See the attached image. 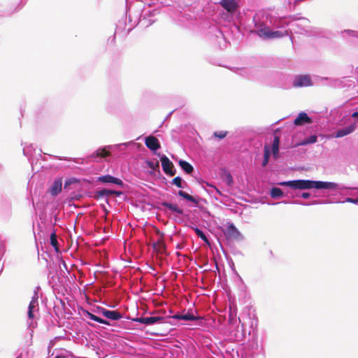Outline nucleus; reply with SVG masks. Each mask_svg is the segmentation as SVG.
Instances as JSON below:
<instances>
[{
  "label": "nucleus",
  "mask_w": 358,
  "mask_h": 358,
  "mask_svg": "<svg viewBox=\"0 0 358 358\" xmlns=\"http://www.w3.org/2000/svg\"><path fill=\"white\" fill-rule=\"evenodd\" d=\"M171 318L177 320H182V314L177 313L171 316Z\"/></svg>",
  "instance_id": "49"
},
{
  "label": "nucleus",
  "mask_w": 358,
  "mask_h": 358,
  "mask_svg": "<svg viewBox=\"0 0 358 358\" xmlns=\"http://www.w3.org/2000/svg\"><path fill=\"white\" fill-rule=\"evenodd\" d=\"M195 227H198L195 224L192 223L189 225V228L194 231Z\"/></svg>",
  "instance_id": "54"
},
{
  "label": "nucleus",
  "mask_w": 358,
  "mask_h": 358,
  "mask_svg": "<svg viewBox=\"0 0 358 358\" xmlns=\"http://www.w3.org/2000/svg\"><path fill=\"white\" fill-rule=\"evenodd\" d=\"M198 320L197 317L195 316L192 312L188 310L186 313L182 314V320L186 322H194Z\"/></svg>",
  "instance_id": "40"
},
{
  "label": "nucleus",
  "mask_w": 358,
  "mask_h": 358,
  "mask_svg": "<svg viewBox=\"0 0 358 358\" xmlns=\"http://www.w3.org/2000/svg\"><path fill=\"white\" fill-rule=\"evenodd\" d=\"M278 185L288 189L291 193L289 196L292 198L300 196L301 192H296V190H305L315 189L322 192L336 194L337 193L344 192L348 194H353L354 192L358 194V187L346 186L341 183H337L331 181L315 180L310 179H296L278 182ZM343 202L352 203L358 205V198L347 197Z\"/></svg>",
  "instance_id": "2"
},
{
  "label": "nucleus",
  "mask_w": 358,
  "mask_h": 358,
  "mask_svg": "<svg viewBox=\"0 0 358 358\" xmlns=\"http://www.w3.org/2000/svg\"><path fill=\"white\" fill-rule=\"evenodd\" d=\"M350 122H352V120L350 110L345 111L344 113L337 111L332 119V123L341 127V128L349 125Z\"/></svg>",
  "instance_id": "11"
},
{
  "label": "nucleus",
  "mask_w": 358,
  "mask_h": 358,
  "mask_svg": "<svg viewBox=\"0 0 358 358\" xmlns=\"http://www.w3.org/2000/svg\"><path fill=\"white\" fill-rule=\"evenodd\" d=\"M141 3L142 1H136L133 5L140 10V13L137 11L135 15L129 13L128 23L124 20H119L116 29L126 30L129 33L138 24L142 27H148L156 21L154 17L159 14L160 9L164 7L172 8L177 14L178 20L182 22L185 20H192L193 17L192 15L187 13V10H189V5L182 0H147L143 8Z\"/></svg>",
  "instance_id": "1"
},
{
  "label": "nucleus",
  "mask_w": 358,
  "mask_h": 358,
  "mask_svg": "<svg viewBox=\"0 0 358 358\" xmlns=\"http://www.w3.org/2000/svg\"><path fill=\"white\" fill-rule=\"evenodd\" d=\"M220 3L228 11L235 12L238 8L236 0H221Z\"/></svg>",
  "instance_id": "28"
},
{
  "label": "nucleus",
  "mask_w": 358,
  "mask_h": 358,
  "mask_svg": "<svg viewBox=\"0 0 358 358\" xmlns=\"http://www.w3.org/2000/svg\"><path fill=\"white\" fill-rule=\"evenodd\" d=\"M351 114L352 122L345 127L338 129L335 131L336 138H342L353 133L357 127L358 123V106L352 110H349Z\"/></svg>",
  "instance_id": "9"
},
{
  "label": "nucleus",
  "mask_w": 358,
  "mask_h": 358,
  "mask_svg": "<svg viewBox=\"0 0 358 358\" xmlns=\"http://www.w3.org/2000/svg\"><path fill=\"white\" fill-rule=\"evenodd\" d=\"M210 29V33H213L215 37L216 43L220 49H224L227 47L229 44V41L227 40L222 29H220L217 26H213Z\"/></svg>",
  "instance_id": "14"
},
{
  "label": "nucleus",
  "mask_w": 358,
  "mask_h": 358,
  "mask_svg": "<svg viewBox=\"0 0 358 358\" xmlns=\"http://www.w3.org/2000/svg\"><path fill=\"white\" fill-rule=\"evenodd\" d=\"M227 135V131H216L213 133V136L218 138L219 140H222Z\"/></svg>",
  "instance_id": "43"
},
{
  "label": "nucleus",
  "mask_w": 358,
  "mask_h": 358,
  "mask_svg": "<svg viewBox=\"0 0 358 358\" xmlns=\"http://www.w3.org/2000/svg\"><path fill=\"white\" fill-rule=\"evenodd\" d=\"M59 261H60V264H62L63 266V267L68 271V266H67V264L65 262V261L62 259H60Z\"/></svg>",
  "instance_id": "52"
},
{
  "label": "nucleus",
  "mask_w": 358,
  "mask_h": 358,
  "mask_svg": "<svg viewBox=\"0 0 358 358\" xmlns=\"http://www.w3.org/2000/svg\"><path fill=\"white\" fill-rule=\"evenodd\" d=\"M312 122V117L308 116V115L304 111L300 112L296 117L293 120V124L295 126H301L306 124H310Z\"/></svg>",
  "instance_id": "20"
},
{
  "label": "nucleus",
  "mask_w": 358,
  "mask_h": 358,
  "mask_svg": "<svg viewBox=\"0 0 358 358\" xmlns=\"http://www.w3.org/2000/svg\"><path fill=\"white\" fill-rule=\"evenodd\" d=\"M56 308H57L56 306H54V308H53L54 311H55V314L57 315V310H56Z\"/></svg>",
  "instance_id": "62"
},
{
  "label": "nucleus",
  "mask_w": 358,
  "mask_h": 358,
  "mask_svg": "<svg viewBox=\"0 0 358 358\" xmlns=\"http://www.w3.org/2000/svg\"><path fill=\"white\" fill-rule=\"evenodd\" d=\"M253 322V327L257 330V320L250 321L248 329L245 323L241 324L240 319H236L229 316V324L227 327V332L229 339L235 342H246L248 343V332L250 325Z\"/></svg>",
  "instance_id": "3"
},
{
  "label": "nucleus",
  "mask_w": 358,
  "mask_h": 358,
  "mask_svg": "<svg viewBox=\"0 0 358 358\" xmlns=\"http://www.w3.org/2000/svg\"><path fill=\"white\" fill-rule=\"evenodd\" d=\"M271 146L268 144H265L264 147V155H263V165H266L269 160V157L273 154L271 151Z\"/></svg>",
  "instance_id": "37"
},
{
  "label": "nucleus",
  "mask_w": 358,
  "mask_h": 358,
  "mask_svg": "<svg viewBox=\"0 0 358 358\" xmlns=\"http://www.w3.org/2000/svg\"><path fill=\"white\" fill-rule=\"evenodd\" d=\"M94 312L104 317L103 319L111 322L118 321L124 317L123 314L117 310H109L102 306H96L94 309Z\"/></svg>",
  "instance_id": "10"
},
{
  "label": "nucleus",
  "mask_w": 358,
  "mask_h": 358,
  "mask_svg": "<svg viewBox=\"0 0 358 358\" xmlns=\"http://www.w3.org/2000/svg\"><path fill=\"white\" fill-rule=\"evenodd\" d=\"M107 191H108V196L109 195H114V194L116 193V190L115 189H107Z\"/></svg>",
  "instance_id": "53"
},
{
  "label": "nucleus",
  "mask_w": 358,
  "mask_h": 358,
  "mask_svg": "<svg viewBox=\"0 0 358 358\" xmlns=\"http://www.w3.org/2000/svg\"><path fill=\"white\" fill-rule=\"evenodd\" d=\"M280 141V138L278 135L274 134L272 145L271 146V151L273 152V155L275 158L277 157L279 152V144Z\"/></svg>",
  "instance_id": "30"
},
{
  "label": "nucleus",
  "mask_w": 358,
  "mask_h": 358,
  "mask_svg": "<svg viewBox=\"0 0 358 358\" xmlns=\"http://www.w3.org/2000/svg\"><path fill=\"white\" fill-rule=\"evenodd\" d=\"M41 289L39 286L36 287L34 291V294L31 300L29 302L27 310L28 325L29 327L35 328L36 327V322H34L35 312H38V290Z\"/></svg>",
  "instance_id": "8"
},
{
  "label": "nucleus",
  "mask_w": 358,
  "mask_h": 358,
  "mask_svg": "<svg viewBox=\"0 0 358 358\" xmlns=\"http://www.w3.org/2000/svg\"><path fill=\"white\" fill-rule=\"evenodd\" d=\"M202 182L205 183L206 186H208L209 187H211V188H213L215 189V192L218 195H220V196L222 195L221 191L217 187H216L215 185H213L212 184H210L209 182H206V181H203Z\"/></svg>",
  "instance_id": "44"
},
{
  "label": "nucleus",
  "mask_w": 358,
  "mask_h": 358,
  "mask_svg": "<svg viewBox=\"0 0 358 358\" xmlns=\"http://www.w3.org/2000/svg\"><path fill=\"white\" fill-rule=\"evenodd\" d=\"M15 358H22V354L20 353V355H18Z\"/></svg>",
  "instance_id": "60"
},
{
  "label": "nucleus",
  "mask_w": 358,
  "mask_h": 358,
  "mask_svg": "<svg viewBox=\"0 0 358 358\" xmlns=\"http://www.w3.org/2000/svg\"><path fill=\"white\" fill-rule=\"evenodd\" d=\"M317 141V136L316 134H311L304 137L297 143L298 145H308L315 143Z\"/></svg>",
  "instance_id": "31"
},
{
  "label": "nucleus",
  "mask_w": 358,
  "mask_h": 358,
  "mask_svg": "<svg viewBox=\"0 0 358 358\" xmlns=\"http://www.w3.org/2000/svg\"><path fill=\"white\" fill-rule=\"evenodd\" d=\"M220 177L222 180L229 187H232L234 180L230 171L225 167H222L220 170Z\"/></svg>",
  "instance_id": "21"
},
{
  "label": "nucleus",
  "mask_w": 358,
  "mask_h": 358,
  "mask_svg": "<svg viewBox=\"0 0 358 358\" xmlns=\"http://www.w3.org/2000/svg\"><path fill=\"white\" fill-rule=\"evenodd\" d=\"M54 358H81L77 357L73 355V353L70 351H68L64 349H62L58 351Z\"/></svg>",
  "instance_id": "34"
},
{
  "label": "nucleus",
  "mask_w": 358,
  "mask_h": 358,
  "mask_svg": "<svg viewBox=\"0 0 358 358\" xmlns=\"http://www.w3.org/2000/svg\"><path fill=\"white\" fill-rule=\"evenodd\" d=\"M282 203H292V204H297V205H301V206H313V205H317V204H324V203H334V201L329 200V199H327V200H315V201H310V202H305V201H299V200H293V201H282Z\"/></svg>",
  "instance_id": "23"
},
{
  "label": "nucleus",
  "mask_w": 358,
  "mask_h": 358,
  "mask_svg": "<svg viewBox=\"0 0 358 358\" xmlns=\"http://www.w3.org/2000/svg\"><path fill=\"white\" fill-rule=\"evenodd\" d=\"M222 231L227 240L234 239L236 241H242L243 239V236L231 222H227L226 229H222Z\"/></svg>",
  "instance_id": "13"
},
{
  "label": "nucleus",
  "mask_w": 358,
  "mask_h": 358,
  "mask_svg": "<svg viewBox=\"0 0 358 358\" xmlns=\"http://www.w3.org/2000/svg\"><path fill=\"white\" fill-rule=\"evenodd\" d=\"M170 183L172 185H175L178 188L183 189L187 185L186 182L182 179L181 176L175 177Z\"/></svg>",
  "instance_id": "35"
},
{
  "label": "nucleus",
  "mask_w": 358,
  "mask_h": 358,
  "mask_svg": "<svg viewBox=\"0 0 358 358\" xmlns=\"http://www.w3.org/2000/svg\"><path fill=\"white\" fill-rule=\"evenodd\" d=\"M76 180H77V179L75 178L66 179L64 182V188H66L69 185L74 183Z\"/></svg>",
  "instance_id": "45"
},
{
  "label": "nucleus",
  "mask_w": 358,
  "mask_h": 358,
  "mask_svg": "<svg viewBox=\"0 0 358 358\" xmlns=\"http://www.w3.org/2000/svg\"><path fill=\"white\" fill-rule=\"evenodd\" d=\"M227 261H228V263H229V266L231 267V270L234 271H236L235 270V266H234V263L232 260L231 258H230L229 259L227 258Z\"/></svg>",
  "instance_id": "50"
},
{
  "label": "nucleus",
  "mask_w": 358,
  "mask_h": 358,
  "mask_svg": "<svg viewBox=\"0 0 358 358\" xmlns=\"http://www.w3.org/2000/svg\"><path fill=\"white\" fill-rule=\"evenodd\" d=\"M258 34L260 36H263L265 38H278L282 37L285 34H287V30L282 31H273L271 30L268 26H265L258 31Z\"/></svg>",
  "instance_id": "15"
},
{
  "label": "nucleus",
  "mask_w": 358,
  "mask_h": 358,
  "mask_svg": "<svg viewBox=\"0 0 358 358\" xmlns=\"http://www.w3.org/2000/svg\"><path fill=\"white\" fill-rule=\"evenodd\" d=\"M177 195L180 198L186 200L187 201L194 203V206H197L201 200L200 198H196L194 196H192V195L189 194L187 192L183 190H179L178 192Z\"/></svg>",
  "instance_id": "27"
},
{
  "label": "nucleus",
  "mask_w": 358,
  "mask_h": 358,
  "mask_svg": "<svg viewBox=\"0 0 358 358\" xmlns=\"http://www.w3.org/2000/svg\"><path fill=\"white\" fill-rule=\"evenodd\" d=\"M34 151H35V148H34L33 144H29L23 148V154L27 157H30Z\"/></svg>",
  "instance_id": "41"
},
{
  "label": "nucleus",
  "mask_w": 358,
  "mask_h": 358,
  "mask_svg": "<svg viewBox=\"0 0 358 358\" xmlns=\"http://www.w3.org/2000/svg\"><path fill=\"white\" fill-rule=\"evenodd\" d=\"M235 72L248 79H254L257 69L252 67L234 68Z\"/></svg>",
  "instance_id": "22"
},
{
  "label": "nucleus",
  "mask_w": 358,
  "mask_h": 358,
  "mask_svg": "<svg viewBox=\"0 0 358 358\" xmlns=\"http://www.w3.org/2000/svg\"><path fill=\"white\" fill-rule=\"evenodd\" d=\"M113 185H115L119 187L124 188L125 186L124 182L119 178L113 176L112 178V183Z\"/></svg>",
  "instance_id": "42"
},
{
  "label": "nucleus",
  "mask_w": 358,
  "mask_h": 358,
  "mask_svg": "<svg viewBox=\"0 0 358 358\" xmlns=\"http://www.w3.org/2000/svg\"><path fill=\"white\" fill-rule=\"evenodd\" d=\"M50 243L54 248L56 252H59L58 241L57 240L56 231L55 229L50 234Z\"/></svg>",
  "instance_id": "36"
},
{
  "label": "nucleus",
  "mask_w": 358,
  "mask_h": 358,
  "mask_svg": "<svg viewBox=\"0 0 358 358\" xmlns=\"http://www.w3.org/2000/svg\"><path fill=\"white\" fill-rule=\"evenodd\" d=\"M174 112V110H172L167 115L166 117H165V119L164 120V122L167 120L170 117L171 115H172V113Z\"/></svg>",
  "instance_id": "55"
},
{
  "label": "nucleus",
  "mask_w": 358,
  "mask_h": 358,
  "mask_svg": "<svg viewBox=\"0 0 358 358\" xmlns=\"http://www.w3.org/2000/svg\"><path fill=\"white\" fill-rule=\"evenodd\" d=\"M159 178L162 183L167 185V183H168L167 179L164 176H162L161 174V176H159Z\"/></svg>",
  "instance_id": "51"
},
{
  "label": "nucleus",
  "mask_w": 358,
  "mask_h": 358,
  "mask_svg": "<svg viewBox=\"0 0 358 358\" xmlns=\"http://www.w3.org/2000/svg\"><path fill=\"white\" fill-rule=\"evenodd\" d=\"M161 206L165 208L166 210H170L180 215H184V210L179 207L176 203H170L168 201H162Z\"/></svg>",
  "instance_id": "26"
},
{
  "label": "nucleus",
  "mask_w": 358,
  "mask_h": 358,
  "mask_svg": "<svg viewBox=\"0 0 358 358\" xmlns=\"http://www.w3.org/2000/svg\"><path fill=\"white\" fill-rule=\"evenodd\" d=\"M135 143L133 141L102 146L96 150H95L91 155V158L94 161H99L102 159L106 160L108 157H109L113 152L117 150L119 151L124 150L129 148L131 145H134Z\"/></svg>",
  "instance_id": "5"
},
{
  "label": "nucleus",
  "mask_w": 358,
  "mask_h": 358,
  "mask_svg": "<svg viewBox=\"0 0 358 358\" xmlns=\"http://www.w3.org/2000/svg\"><path fill=\"white\" fill-rule=\"evenodd\" d=\"M344 32H345L346 34H348V35H350L351 36H353V37L356 38L358 31H354V30H352V29H345Z\"/></svg>",
  "instance_id": "47"
},
{
  "label": "nucleus",
  "mask_w": 358,
  "mask_h": 358,
  "mask_svg": "<svg viewBox=\"0 0 358 358\" xmlns=\"http://www.w3.org/2000/svg\"><path fill=\"white\" fill-rule=\"evenodd\" d=\"M289 193H291V192L289 191L288 189L286 191H284L275 186H272L269 189V195L273 199H279L287 197L289 196Z\"/></svg>",
  "instance_id": "19"
},
{
  "label": "nucleus",
  "mask_w": 358,
  "mask_h": 358,
  "mask_svg": "<svg viewBox=\"0 0 358 358\" xmlns=\"http://www.w3.org/2000/svg\"><path fill=\"white\" fill-rule=\"evenodd\" d=\"M61 338H62V337H61V336H56V337L55 338V340L61 339Z\"/></svg>",
  "instance_id": "63"
},
{
  "label": "nucleus",
  "mask_w": 358,
  "mask_h": 358,
  "mask_svg": "<svg viewBox=\"0 0 358 358\" xmlns=\"http://www.w3.org/2000/svg\"><path fill=\"white\" fill-rule=\"evenodd\" d=\"M133 321L145 326H152L156 324L162 323L164 320L163 316H148V317H137L132 320Z\"/></svg>",
  "instance_id": "16"
},
{
  "label": "nucleus",
  "mask_w": 358,
  "mask_h": 358,
  "mask_svg": "<svg viewBox=\"0 0 358 358\" xmlns=\"http://www.w3.org/2000/svg\"><path fill=\"white\" fill-rule=\"evenodd\" d=\"M129 12V10L128 9L127 1H126V17L127 16Z\"/></svg>",
  "instance_id": "58"
},
{
  "label": "nucleus",
  "mask_w": 358,
  "mask_h": 358,
  "mask_svg": "<svg viewBox=\"0 0 358 358\" xmlns=\"http://www.w3.org/2000/svg\"><path fill=\"white\" fill-rule=\"evenodd\" d=\"M145 144L153 155L158 157L159 154H162L161 152H157V150L161 148V145L157 138L151 136L145 137Z\"/></svg>",
  "instance_id": "17"
},
{
  "label": "nucleus",
  "mask_w": 358,
  "mask_h": 358,
  "mask_svg": "<svg viewBox=\"0 0 358 358\" xmlns=\"http://www.w3.org/2000/svg\"><path fill=\"white\" fill-rule=\"evenodd\" d=\"M248 337L246 346L241 347L236 350V358H257L259 353L258 331L256 327H253V322L250 325Z\"/></svg>",
  "instance_id": "4"
},
{
  "label": "nucleus",
  "mask_w": 358,
  "mask_h": 358,
  "mask_svg": "<svg viewBox=\"0 0 358 358\" xmlns=\"http://www.w3.org/2000/svg\"><path fill=\"white\" fill-rule=\"evenodd\" d=\"M194 233L203 241L208 243V236L201 229H200L199 227H195Z\"/></svg>",
  "instance_id": "39"
},
{
  "label": "nucleus",
  "mask_w": 358,
  "mask_h": 358,
  "mask_svg": "<svg viewBox=\"0 0 358 358\" xmlns=\"http://www.w3.org/2000/svg\"><path fill=\"white\" fill-rule=\"evenodd\" d=\"M356 38H358V31H357V37H356Z\"/></svg>",
  "instance_id": "64"
},
{
  "label": "nucleus",
  "mask_w": 358,
  "mask_h": 358,
  "mask_svg": "<svg viewBox=\"0 0 358 358\" xmlns=\"http://www.w3.org/2000/svg\"><path fill=\"white\" fill-rule=\"evenodd\" d=\"M300 196H301V198H303V199H308L312 196V194L310 192H301L300 194Z\"/></svg>",
  "instance_id": "48"
},
{
  "label": "nucleus",
  "mask_w": 358,
  "mask_h": 358,
  "mask_svg": "<svg viewBox=\"0 0 358 358\" xmlns=\"http://www.w3.org/2000/svg\"><path fill=\"white\" fill-rule=\"evenodd\" d=\"M62 180L60 178H56L48 189V192L53 196H57L62 191Z\"/></svg>",
  "instance_id": "25"
},
{
  "label": "nucleus",
  "mask_w": 358,
  "mask_h": 358,
  "mask_svg": "<svg viewBox=\"0 0 358 358\" xmlns=\"http://www.w3.org/2000/svg\"><path fill=\"white\" fill-rule=\"evenodd\" d=\"M90 194V197L97 200L108 196V191H107L106 188H101L100 189L91 192Z\"/></svg>",
  "instance_id": "29"
},
{
  "label": "nucleus",
  "mask_w": 358,
  "mask_h": 358,
  "mask_svg": "<svg viewBox=\"0 0 358 358\" xmlns=\"http://www.w3.org/2000/svg\"><path fill=\"white\" fill-rule=\"evenodd\" d=\"M60 303H62V306H65V303H64V301L60 300Z\"/></svg>",
  "instance_id": "61"
},
{
  "label": "nucleus",
  "mask_w": 358,
  "mask_h": 358,
  "mask_svg": "<svg viewBox=\"0 0 358 358\" xmlns=\"http://www.w3.org/2000/svg\"><path fill=\"white\" fill-rule=\"evenodd\" d=\"M287 81L283 87L285 89L301 88L313 85L311 77L308 74H297L293 76H285Z\"/></svg>",
  "instance_id": "7"
},
{
  "label": "nucleus",
  "mask_w": 358,
  "mask_h": 358,
  "mask_svg": "<svg viewBox=\"0 0 358 358\" xmlns=\"http://www.w3.org/2000/svg\"><path fill=\"white\" fill-rule=\"evenodd\" d=\"M178 165L186 174L191 173L194 170L193 166L189 162L184 159H180L178 161Z\"/></svg>",
  "instance_id": "32"
},
{
  "label": "nucleus",
  "mask_w": 358,
  "mask_h": 358,
  "mask_svg": "<svg viewBox=\"0 0 358 358\" xmlns=\"http://www.w3.org/2000/svg\"><path fill=\"white\" fill-rule=\"evenodd\" d=\"M299 14L290 15L288 16L278 17L271 14H267L266 15V23H269L270 26L273 28L280 29L284 28L289 25V22L288 19L292 21L301 20L307 23H310V20L304 17H299Z\"/></svg>",
  "instance_id": "6"
},
{
  "label": "nucleus",
  "mask_w": 358,
  "mask_h": 358,
  "mask_svg": "<svg viewBox=\"0 0 358 358\" xmlns=\"http://www.w3.org/2000/svg\"><path fill=\"white\" fill-rule=\"evenodd\" d=\"M60 160H69L67 157H58Z\"/></svg>",
  "instance_id": "59"
},
{
  "label": "nucleus",
  "mask_w": 358,
  "mask_h": 358,
  "mask_svg": "<svg viewBox=\"0 0 358 358\" xmlns=\"http://www.w3.org/2000/svg\"><path fill=\"white\" fill-rule=\"evenodd\" d=\"M145 163L146 164V167L150 169L149 173L151 176H156L157 173L159 176H161L159 163L157 159H146Z\"/></svg>",
  "instance_id": "24"
},
{
  "label": "nucleus",
  "mask_w": 358,
  "mask_h": 358,
  "mask_svg": "<svg viewBox=\"0 0 358 358\" xmlns=\"http://www.w3.org/2000/svg\"><path fill=\"white\" fill-rule=\"evenodd\" d=\"M308 24H309V23H307V22H302V23H301V24H299V23H297V24H295V26H296V27H298V28H300V29H301L304 30V31H307V30L306 29V28H307V27H309V26H308Z\"/></svg>",
  "instance_id": "46"
},
{
  "label": "nucleus",
  "mask_w": 358,
  "mask_h": 358,
  "mask_svg": "<svg viewBox=\"0 0 358 358\" xmlns=\"http://www.w3.org/2000/svg\"><path fill=\"white\" fill-rule=\"evenodd\" d=\"M158 157L162 163V168L164 173L168 176H173L176 173V169L173 162L164 154H159Z\"/></svg>",
  "instance_id": "12"
},
{
  "label": "nucleus",
  "mask_w": 358,
  "mask_h": 358,
  "mask_svg": "<svg viewBox=\"0 0 358 358\" xmlns=\"http://www.w3.org/2000/svg\"><path fill=\"white\" fill-rule=\"evenodd\" d=\"M83 317L85 319H89L90 320L96 322L99 324H104L106 326H112L113 325V324L110 323L108 320H105L101 317H99L96 315L90 312L87 310H83Z\"/></svg>",
  "instance_id": "18"
},
{
  "label": "nucleus",
  "mask_w": 358,
  "mask_h": 358,
  "mask_svg": "<svg viewBox=\"0 0 358 358\" xmlns=\"http://www.w3.org/2000/svg\"><path fill=\"white\" fill-rule=\"evenodd\" d=\"M122 194V192L121 191L116 190V193L114 194L116 196L119 197Z\"/></svg>",
  "instance_id": "56"
},
{
  "label": "nucleus",
  "mask_w": 358,
  "mask_h": 358,
  "mask_svg": "<svg viewBox=\"0 0 358 358\" xmlns=\"http://www.w3.org/2000/svg\"><path fill=\"white\" fill-rule=\"evenodd\" d=\"M202 187L208 192V194L210 195L213 194V192L212 190L206 189L203 185Z\"/></svg>",
  "instance_id": "57"
},
{
  "label": "nucleus",
  "mask_w": 358,
  "mask_h": 358,
  "mask_svg": "<svg viewBox=\"0 0 358 358\" xmlns=\"http://www.w3.org/2000/svg\"><path fill=\"white\" fill-rule=\"evenodd\" d=\"M285 76H292L289 75V74H286L284 73H276L275 76V79H277L278 86L284 90H286V89L283 87V85L287 84V82L285 79Z\"/></svg>",
  "instance_id": "33"
},
{
  "label": "nucleus",
  "mask_w": 358,
  "mask_h": 358,
  "mask_svg": "<svg viewBox=\"0 0 358 358\" xmlns=\"http://www.w3.org/2000/svg\"><path fill=\"white\" fill-rule=\"evenodd\" d=\"M113 176L110 174L102 175L96 178V182L102 184H111Z\"/></svg>",
  "instance_id": "38"
}]
</instances>
